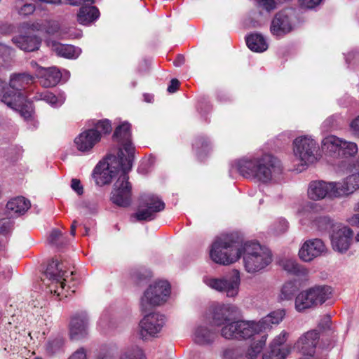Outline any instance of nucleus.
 <instances>
[{"instance_id": "obj_30", "label": "nucleus", "mask_w": 359, "mask_h": 359, "mask_svg": "<svg viewBox=\"0 0 359 359\" xmlns=\"http://www.w3.org/2000/svg\"><path fill=\"white\" fill-rule=\"evenodd\" d=\"M309 289L316 306L323 304L332 297L333 290L330 286L325 285H315Z\"/></svg>"}, {"instance_id": "obj_44", "label": "nucleus", "mask_w": 359, "mask_h": 359, "mask_svg": "<svg viewBox=\"0 0 359 359\" xmlns=\"http://www.w3.org/2000/svg\"><path fill=\"white\" fill-rule=\"evenodd\" d=\"M257 6L270 12L276 8V2L275 0H255Z\"/></svg>"}, {"instance_id": "obj_64", "label": "nucleus", "mask_w": 359, "mask_h": 359, "mask_svg": "<svg viewBox=\"0 0 359 359\" xmlns=\"http://www.w3.org/2000/svg\"><path fill=\"white\" fill-rule=\"evenodd\" d=\"M358 171L359 172V156L354 161V167H353V172Z\"/></svg>"}, {"instance_id": "obj_8", "label": "nucleus", "mask_w": 359, "mask_h": 359, "mask_svg": "<svg viewBox=\"0 0 359 359\" xmlns=\"http://www.w3.org/2000/svg\"><path fill=\"white\" fill-rule=\"evenodd\" d=\"M67 266L58 259H53L50 261L44 272L45 278L43 282L48 286V291L62 299L67 297L69 292L66 289Z\"/></svg>"}, {"instance_id": "obj_27", "label": "nucleus", "mask_w": 359, "mask_h": 359, "mask_svg": "<svg viewBox=\"0 0 359 359\" xmlns=\"http://www.w3.org/2000/svg\"><path fill=\"white\" fill-rule=\"evenodd\" d=\"M30 201L22 196L11 199L6 204L8 213L11 217H18L26 212L30 208Z\"/></svg>"}, {"instance_id": "obj_41", "label": "nucleus", "mask_w": 359, "mask_h": 359, "mask_svg": "<svg viewBox=\"0 0 359 359\" xmlns=\"http://www.w3.org/2000/svg\"><path fill=\"white\" fill-rule=\"evenodd\" d=\"M315 225L319 231H325L332 226V222L329 217H319L315 219Z\"/></svg>"}, {"instance_id": "obj_58", "label": "nucleus", "mask_w": 359, "mask_h": 359, "mask_svg": "<svg viewBox=\"0 0 359 359\" xmlns=\"http://www.w3.org/2000/svg\"><path fill=\"white\" fill-rule=\"evenodd\" d=\"M347 222L353 226L359 227V213L355 214L349 217Z\"/></svg>"}, {"instance_id": "obj_45", "label": "nucleus", "mask_w": 359, "mask_h": 359, "mask_svg": "<svg viewBox=\"0 0 359 359\" xmlns=\"http://www.w3.org/2000/svg\"><path fill=\"white\" fill-rule=\"evenodd\" d=\"M15 9L18 14L23 16H27L32 14L35 11V6L33 4H25L20 8L15 6Z\"/></svg>"}, {"instance_id": "obj_61", "label": "nucleus", "mask_w": 359, "mask_h": 359, "mask_svg": "<svg viewBox=\"0 0 359 359\" xmlns=\"http://www.w3.org/2000/svg\"><path fill=\"white\" fill-rule=\"evenodd\" d=\"M108 320L107 315H102L99 319L97 324L102 329H104Z\"/></svg>"}, {"instance_id": "obj_25", "label": "nucleus", "mask_w": 359, "mask_h": 359, "mask_svg": "<svg viewBox=\"0 0 359 359\" xmlns=\"http://www.w3.org/2000/svg\"><path fill=\"white\" fill-rule=\"evenodd\" d=\"M238 308L233 304H220L214 309L212 320L217 326L225 325L236 315Z\"/></svg>"}, {"instance_id": "obj_5", "label": "nucleus", "mask_w": 359, "mask_h": 359, "mask_svg": "<svg viewBox=\"0 0 359 359\" xmlns=\"http://www.w3.org/2000/svg\"><path fill=\"white\" fill-rule=\"evenodd\" d=\"M34 77L27 73L13 74L10 76L9 88L2 96V102L9 108L19 111L26 120L32 116L33 109L22 90L34 82Z\"/></svg>"}, {"instance_id": "obj_43", "label": "nucleus", "mask_w": 359, "mask_h": 359, "mask_svg": "<svg viewBox=\"0 0 359 359\" xmlns=\"http://www.w3.org/2000/svg\"><path fill=\"white\" fill-rule=\"evenodd\" d=\"M313 203L311 202H306L302 207L299 208L297 210V215L300 217V222L302 224H305L303 221V217H306V218L311 219L312 218L311 214L309 212V210L313 208Z\"/></svg>"}, {"instance_id": "obj_54", "label": "nucleus", "mask_w": 359, "mask_h": 359, "mask_svg": "<svg viewBox=\"0 0 359 359\" xmlns=\"http://www.w3.org/2000/svg\"><path fill=\"white\" fill-rule=\"evenodd\" d=\"M12 227V222L8 219L0 220V233L8 232Z\"/></svg>"}, {"instance_id": "obj_57", "label": "nucleus", "mask_w": 359, "mask_h": 359, "mask_svg": "<svg viewBox=\"0 0 359 359\" xmlns=\"http://www.w3.org/2000/svg\"><path fill=\"white\" fill-rule=\"evenodd\" d=\"M69 4L73 6H77L80 4L92 5L94 3V0H67Z\"/></svg>"}, {"instance_id": "obj_15", "label": "nucleus", "mask_w": 359, "mask_h": 359, "mask_svg": "<svg viewBox=\"0 0 359 359\" xmlns=\"http://www.w3.org/2000/svg\"><path fill=\"white\" fill-rule=\"evenodd\" d=\"M294 15L292 9H285L277 13L271 21V34L280 37L290 32L294 27Z\"/></svg>"}, {"instance_id": "obj_19", "label": "nucleus", "mask_w": 359, "mask_h": 359, "mask_svg": "<svg viewBox=\"0 0 359 359\" xmlns=\"http://www.w3.org/2000/svg\"><path fill=\"white\" fill-rule=\"evenodd\" d=\"M113 137L122 147L119 151L123 149L128 154L126 158H130L133 161L135 147L131 142L130 124L124 122L118 126L114 133Z\"/></svg>"}, {"instance_id": "obj_14", "label": "nucleus", "mask_w": 359, "mask_h": 359, "mask_svg": "<svg viewBox=\"0 0 359 359\" xmlns=\"http://www.w3.org/2000/svg\"><path fill=\"white\" fill-rule=\"evenodd\" d=\"M164 202L154 194H144L140 198V203L134 217L137 221H151L154 219L156 214L163 210Z\"/></svg>"}, {"instance_id": "obj_6", "label": "nucleus", "mask_w": 359, "mask_h": 359, "mask_svg": "<svg viewBox=\"0 0 359 359\" xmlns=\"http://www.w3.org/2000/svg\"><path fill=\"white\" fill-rule=\"evenodd\" d=\"M242 255V239L233 235L217 238L210 250L211 259L219 264L229 265L237 262Z\"/></svg>"}, {"instance_id": "obj_29", "label": "nucleus", "mask_w": 359, "mask_h": 359, "mask_svg": "<svg viewBox=\"0 0 359 359\" xmlns=\"http://www.w3.org/2000/svg\"><path fill=\"white\" fill-rule=\"evenodd\" d=\"M50 48L57 55L67 59H74L81 54V49L72 45L62 44L56 41L49 43Z\"/></svg>"}, {"instance_id": "obj_62", "label": "nucleus", "mask_w": 359, "mask_h": 359, "mask_svg": "<svg viewBox=\"0 0 359 359\" xmlns=\"http://www.w3.org/2000/svg\"><path fill=\"white\" fill-rule=\"evenodd\" d=\"M31 28L36 30H42L43 25L39 22H34L32 25Z\"/></svg>"}, {"instance_id": "obj_53", "label": "nucleus", "mask_w": 359, "mask_h": 359, "mask_svg": "<svg viewBox=\"0 0 359 359\" xmlns=\"http://www.w3.org/2000/svg\"><path fill=\"white\" fill-rule=\"evenodd\" d=\"M350 129L354 135L359 137V116L351 121Z\"/></svg>"}, {"instance_id": "obj_37", "label": "nucleus", "mask_w": 359, "mask_h": 359, "mask_svg": "<svg viewBox=\"0 0 359 359\" xmlns=\"http://www.w3.org/2000/svg\"><path fill=\"white\" fill-rule=\"evenodd\" d=\"M245 348L243 346L229 347L224 350L223 359H241L244 357Z\"/></svg>"}, {"instance_id": "obj_60", "label": "nucleus", "mask_w": 359, "mask_h": 359, "mask_svg": "<svg viewBox=\"0 0 359 359\" xmlns=\"http://www.w3.org/2000/svg\"><path fill=\"white\" fill-rule=\"evenodd\" d=\"M8 88L7 87L6 83L0 79V98L2 102V96L7 91Z\"/></svg>"}, {"instance_id": "obj_56", "label": "nucleus", "mask_w": 359, "mask_h": 359, "mask_svg": "<svg viewBox=\"0 0 359 359\" xmlns=\"http://www.w3.org/2000/svg\"><path fill=\"white\" fill-rule=\"evenodd\" d=\"M180 81L177 79H172L168 87V91L170 93H175L179 88Z\"/></svg>"}, {"instance_id": "obj_10", "label": "nucleus", "mask_w": 359, "mask_h": 359, "mask_svg": "<svg viewBox=\"0 0 359 359\" xmlns=\"http://www.w3.org/2000/svg\"><path fill=\"white\" fill-rule=\"evenodd\" d=\"M170 294V285L166 280H158L151 284L141 299L140 306L147 312L155 306L167 302Z\"/></svg>"}, {"instance_id": "obj_52", "label": "nucleus", "mask_w": 359, "mask_h": 359, "mask_svg": "<svg viewBox=\"0 0 359 359\" xmlns=\"http://www.w3.org/2000/svg\"><path fill=\"white\" fill-rule=\"evenodd\" d=\"M72 189L76 192L79 195H81L83 193V188L81 184V182L78 179H72L71 182Z\"/></svg>"}, {"instance_id": "obj_26", "label": "nucleus", "mask_w": 359, "mask_h": 359, "mask_svg": "<svg viewBox=\"0 0 359 359\" xmlns=\"http://www.w3.org/2000/svg\"><path fill=\"white\" fill-rule=\"evenodd\" d=\"M215 333L207 325H198L193 331V340L199 345L212 344L215 339Z\"/></svg>"}, {"instance_id": "obj_33", "label": "nucleus", "mask_w": 359, "mask_h": 359, "mask_svg": "<svg viewBox=\"0 0 359 359\" xmlns=\"http://www.w3.org/2000/svg\"><path fill=\"white\" fill-rule=\"evenodd\" d=\"M99 15V10L95 6L85 5L80 8L77 18L79 23L82 25H88L97 19Z\"/></svg>"}, {"instance_id": "obj_7", "label": "nucleus", "mask_w": 359, "mask_h": 359, "mask_svg": "<svg viewBox=\"0 0 359 359\" xmlns=\"http://www.w3.org/2000/svg\"><path fill=\"white\" fill-rule=\"evenodd\" d=\"M245 270L255 273L263 270L272 262L271 251L257 242L242 243V255Z\"/></svg>"}, {"instance_id": "obj_12", "label": "nucleus", "mask_w": 359, "mask_h": 359, "mask_svg": "<svg viewBox=\"0 0 359 359\" xmlns=\"http://www.w3.org/2000/svg\"><path fill=\"white\" fill-rule=\"evenodd\" d=\"M294 154L302 165L315 163L318 158L319 146L316 141L309 135L297 137L293 142Z\"/></svg>"}, {"instance_id": "obj_17", "label": "nucleus", "mask_w": 359, "mask_h": 359, "mask_svg": "<svg viewBox=\"0 0 359 359\" xmlns=\"http://www.w3.org/2000/svg\"><path fill=\"white\" fill-rule=\"evenodd\" d=\"M335 186L334 182L313 181L308 188V196L313 201L322 200L326 197L335 198Z\"/></svg>"}, {"instance_id": "obj_42", "label": "nucleus", "mask_w": 359, "mask_h": 359, "mask_svg": "<svg viewBox=\"0 0 359 359\" xmlns=\"http://www.w3.org/2000/svg\"><path fill=\"white\" fill-rule=\"evenodd\" d=\"M194 147L196 149L198 155L201 156L203 152L209 150L210 143L206 138L201 137L196 140L194 143Z\"/></svg>"}, {"instance_id": "obj_9", "label": "nucleus", "mask_w": 359, "mask_h": 359, "mask_svg": "<svg viewBox=\"0 0 359 359\" xmlns=\"http://www.w3.org/2000/svg\"><path fill=\"white\" fill-rule=\"evenodd\" d=\"M111 129L109 120L98 121L93 128L83 131L74 139L77 149L83 153L90 152L100 141L102 135L109 133Z\"/></svg>"}, {"instance_id": "obj_22", "label": "nucleus", "mask_w": 359, "mask_h": 359, "mask_svg": "<svg viewBox=\"0 0 359 359\" xmlns=\"http://www.w3.org/2000/svg\"><path fill=\"white\" fill-rule=\"evenodd\" d=\"M89 318L86 312L76 313L70 322V336L72 339L78 340L88 334Z\"/></svg>"}, {"instance_id": "obj_3", "label": "nucleus", "mask_w": 359, "mask_h": 359, "mask_svg": "<svg viewBox=\"0 0 359 359\" xmlns=\"http://www.w3.org/2000/svg\"><path fill=\"white\" fill-rule=\"evenodd\" d=\"M322 150L330 158V163L338 172H353L355 156L358 151L356 143L345 140L335 135H327L322 140Z\"/></svg>"}, {"instance_id": "obj_46", "label": "nucleus", "mask_w": 359, "mask_h": 359, "mask_svg": "<svg viewBox=\"0 0 359 359\" xmlns=\"http://www.w3.org/2000/svg\"><path fill=\"white\" fill-rule=\"evenodd\" d=\"M95 359H115V354L112 349L104 348L97 353Z\"/></svg>"}, {"instance_id": "obj_4", "label": "nucleus", "mask_w": 359, "mask_h": 359, "mask_svg": "<svg viewBox=\"0 0 359 359\" xmlns=\"http://www.w3.org/2000/svg\"><path fill=\"white\" fill-rule=\"evenodd\" d=\"M284 310L271 312L259 321L239 320L229 323L221 330V335L225 339H248L257 334L270 330L273 325H278L285 316Z\"/></svg>"}, {"instance_id": "obj_32", "label": "nucleus", "mask_w": 359, "mask_h": 359, "mask_svg": "<svg viewBox=\"0 0 359 359\" xmlns=\"http://www.w3.org/2000/svg\"><path fill=\"white\" fill-rule=\"evenodd\" d=\"M246 44L252 51L257 53H262L268 48L266 39L263 35L258 33L248 35L246 37Z\"/></svg>"}, {"instance_id": "obj_39", "label": "nucleus", "mask_w": 359, "mask_h": 359, "mask_svg": "<svg viewBox=\"0 0 359 359\" xmlns=\"http://www.w3.org/2000/svg\"><path fill=\"white\" fill-rule=\"evenodd\" d=\"M283 268L285 271L293 274H299L302 273L304 269L296 262V260L294 259L285 260L283 262Z\"/></svg>"}, {"instance_id": "obj_21", "label": "nucleus", "mask_w": 359, "mask_h": 359, "mask_svg": "<svg viewBox=\"0 0 359 359\" xmlns=\"http://www.w3.org/2000/svg\"><path fill=\"white\" fill-rule=\"evenodd\" d=\"M339 182H334L337 198L346 197L359 189V172L353 171Z\"/></svg>"}, {"instance_id": "obj_35", "label": "nucleus", "mask_w": 359, "mask_h": 359, "mask_svg": "<svg viewBox=\"0 0 359 359\" xmlns=\"http://www.w3.org/2000/svg\"><path fill=\"white\" fill-rule=\"evenodd\" d=\"M297 290L298 286L295 281H287L281 287L280 293L278 296V300L279 302L290 300L293 298Z\"/></svg>"}, {"instance_id": "obj_2", "label": "nucleus", "mask_w": 359, "mask_h": 359, "mask_svg": "<svg viewBox=\"0 0 359 359\" xmlns=\"http://www.w3.org/2000/svg\"><path fill=\"white\" fill-rule=\"evenodd\" d=\"M232 168L245 178L263 184L275 180L282 172L280 161L269 154L243 157L236 161Z\"/></svg>"}, {"instance_id": "obj_31", "label": "nucleus", "mask_w": 359, "mask_h": 359, "mask_svg": "<svg viewBox=\"0 0 359 359\" xmlns=\"http://www.w3.org/2000/svg\"><path fill=\"white\" fill-rule=\"evenodd\" d=\"M294 306L298 312H302L306 309L316 306L310 289L304 290L297 294L295 298Z\"/></svg>"}, {"instance_id": "obj_55", "label": "nucleus", "mask_w": 359, "mask_h": 359, "mask_svg": "<svg viewBox=\"0 0 359 359\" xmlns=\"http://www.w3.org/2000/svg\"><path fill=\"white\" fill-rule=\"evenodd\" d=\"M322 0H299L302 6L307 8H313L318 6Z\"/></svg>"}, {"instance_id": "obj_40", "label": "nucleus", "mask_w": 359, "mask_h": 359, "mask_svg": "<svg viewBox=\"0 0 359 359\" xmlns=\"http://www.w3.org/2000/svg\"><path fill=\"white\" fill-rule=\"evenodd\" d=\"M64 344V341L61 338H56L49 341L46 346V352L53 355L59 351Z\"/></svg>"}, {"instance_id": "obj_47", "label": "nucleus", "mask_w": 359, "mask_h": 359, "mask_svg": "<svg viewBox=\"0 0 359 359\" xmlns=\"http://www.w3.org/2000/svg\"><path fill=\"white\" fill-rule=\"evenodd\" d=\"M62 235L60 231L53 229L48 237V242L52 245H59L61 243L60 240L62 239Z\"/></svg>"}, {"instance_id": "obj_50", "label": "nucleus", "mask_w": 359, "mask_h": 359, "mask_svg": "<svg viewBox=\"0 0 359 359\" xmlns=\"http://www.w3.org/2000/svg\"><path fill=\"white\" fill-rule=\"evenodd\" d=\"M12 52V48L0 43V57L2 58L3 61H6L11 55Z\"/></svg>"}, {"instance_id": "obj_59", "label": "nucleus", "mask_w": 359, "mask_h": 359, "mask_svg": "<svg viewBox=\"0 0 359 359\" xmlns=\"http://www.w3.org/2000/svg\"><path fill=\"white\" fill-rule=\"evenodd\" d=\"M13 27L8 24H3L0 25V34H7L12 32Z\"/></svg>"}, {"instance_id": "obj_20", "label": "nucleus", "mask_w": 359, "mask_h": 359, "mask_svg": "<svg viewBox=\"0 0 359 359\" xmlns=\"http://www.w3.org/2000/svg\"><path fill=\"white\" fill-rule=\"evenodd\" d=\"M326 251V247L322 240L310 239L304 243L299 250V258L306 262L312 261Z\"/></svg>"}, {"instance_id": "obj_28", "label": "nucleus", "mask_w": 359, "mask_h": 359, "mask_svg": "<svg viewBox=\"0 0 359 359\" xmlns=\"http://www.w3.org/2000/svg\"><path fill=\"white\" fill-rule=\"evenodd\" d=\"M12 41L20 49L27 52L38 50L41 44V39L35 35H20L13 37Z\"/></svg>"}, {"instance_id": "obj_36", "label": "nucleus", "mask_w": 359, "mask_h": 359, "mask_svg": "<svg viewBox=\"0 0 359 359\" xmlns=\"http://www.w3.org/2000/svg\"><path fill=\"white\" fill-rule=\"evenodd\" d=\"M266 339L267 335L266 334H262L259 339L253 343L248 351L245 350L244 357L248 359H256L265 346Z\"/></svg>"}, {"instance_id": "obj_23", "label": "nucleus", "mask_w": 359, "mask_h": 359, "mask_svg": "<svg viewBox=\"0 0 359 359\" xmlns=\"http://www.w3.org/2000/svg\"><path fill=\"white\" fill-rule=\"evenodd\" d=\"M288 333L283 330L275 337L270 344L269 351L263 355L262 359H285L290 350L287 347H281V345L285 342Z\"/></svg>"}, {"instance_id": "obj_11", "label": "nucleus", "mask_w": 359, "mask_h": 359, "mask_svg": "<svg viewBox=\"0 0 359 359\" xmlns=\"http://www.w3.org/2000/svg\"><path fill=\"white\" fill-rule=\"evenodd\" d=\"M203 282L209 287L226 294L228 297H235L239 292L241 276L238 270L234 269L228 274L219 277H205Z\"/></svg>"}, {"instance_id": "obj_16", "label": "nucleus", "mask_w": 359, "mask_h": 359, "mask_svg": "<svg viewBox=\"0 0 359 359\" xmlns=\"http://www.w3.org/2000/svg\"><path fill=\"white\" fill-rule=\"evenodd\" d=\"M353 232L345 226H339L331 236V244L334 250L344 253L349 248L352 243Z\"/></svg>"}, {"instance_id": "obj_49", "label": "nucleus", "mask_w": 359, "mask_h": 359, "mask_svg": "<svg viewBox=\"0 0 359 359\" xmlns=\"http://www.w3.org/2000/svg\"><path fill=\"white\" fill-rule=\"evenodd\" d=\"M331 327V318L329 316H323L318 323V328L322 332L330 330Z\"/></svg>"}, {"instance_id": "obj_24", "label": "nucleus", "mask_w": 359, "mask_h": 359, "mask_svg": "<svg viewBox=\"0 0 359 359\" xmlns=\"http://www.w3.org/2000/svg\"><path fill=\"white\" fill-rule=\"evenodd\" d=\"M319 334L311 330L303 334L297 342V347L304 355L313 356L318 342Z\"/></svg>"}, {"instance_id": "obj_13", "label": "nucleus", "mask_w": 359, "mask_h": 359, "mask_svg": "<svg viewBox=\"0 0 359 359\" xmlns=\"http://www.w3.org/2000/svg\"><path fill=\"white\" fill-rule=\"evenodd\" d=\"M165 316L159 312L146 314L139 323V337L143 341L158 337L165 324Z\"/></svg>"}, {"instance_id": "obj_18", "label": "nucleus", "mask_w": 359, "mask_h": 359, "mask_svg": "<svg viewBox=\"0 0 359 359\" xmlns=\"http://www.w3.org/2000/svg\"><path fill=\"white\" fill-rule=\"evenodd\" d=\"M30 65L35 70L36 76L40 79V83L44 88L55 86L61 79V73L55 67H42L35 61H32Z\"/></svg>"}, {"instance_id": "obj_1", "label": "nucleus", "mask_w": 359, "mask_h": 359, "mask_svg": "<svg viewBox=\"0 0 359 359\" xmlns=\"http://www.w3.org/2000/svg\"><path fill=\"white\" fill-rule=\"evenodd\" d=\"M132 166V160L126 158L120 150L117 156L109 155L100 161L93 170V177L100 186L109 184L117 177L111 194V201L120 207H127L131 203L132 187L128 173Z\"/></svg>"}, {"instance_id": "obj_51", "label": "nucleus", "mask_w": 359, "mask_h": 359, "mask_svg": "<svg viewBox=\"0 0 359 359\" xmlns=\"http://www.w3.org/2000/svg\"><path fill=\"white\" fill-rule=\"evenodd\" d=\"M69 359H88L86 350L81 347L75 351L69 358Z\"/></svg>"}, {"instance_id": "obj_48", "label": "nucleus", "mask_w": 359, "mask_h": 359, "mask_svg": "<svg viewBox=\"0 0 359 359\" xmlns=\"http://www.w3.org/2000/svg\"><path fill=\"white\" fill-rule=\"evenodd\" d=\"M288 229V222L285 219L280 218L274 224V230L277 233L285 232Z\"/></svg>"}, {"instance_id": "obj_38", "label": "nucleus", "mask_w": 359, "mask_h": 359, "mask_svg": "<svg viewBox=\"0 0 359 359\" xmlns=\"http://www.w3.org/2000/svg\"><path fill=\"white\" fill-rule=\"evenodd\" d=\"M119 359H144L143 351L138 346H133L126 350Z\"/></svg>"}, {"instance_id": "obj_63", "label": "nucleus", "mask_w": 359, "mask_h": 359, "mask_svg": "<svg viewBox=\"0 0 359 359\" xmlns=\"http://www.w3.org/2000/svg\"><path fill=\"white\" fill-rule=\"evenodd\" d=\"M77 226V222L76 220L73 221L72 224L71 226V234L74 236L76 233V229Z\"/></svg>"}, {"instance_id": "obj_34", "label": "nucleus", "mask_w": 359, "mask_h": 359, "mask_svg": "<svg viewBox=\"0 0 359 359\" xmlns=\"http://www.w3.org/2000/svg\"><path fill=\"white\" fill-rule=\"evenodd\" d=\"M34 99L36 100H43L52 107H58L65 102L66 97L64 94H60L58 96H56L49 91H44L38 93L34 96Z\"/></svg>"}]
</instances>
